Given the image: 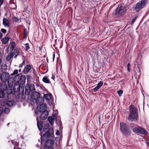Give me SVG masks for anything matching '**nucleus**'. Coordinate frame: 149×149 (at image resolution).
<instances>
[{
	"mask_svg": "<svg viewBox=\"0 0 149 149\" xmlns=\"http://www.w3.org/2000/svg\"><path fill=\"white\" fill-rule=\"evenodd\" d=\"M26 79V77L24 75H22L21 74H19L16 75L14 78V80L18 82L20 85H23L25 82Z\"/></svg>",
	"mask_w": 149,
	"mask_h": 149,
	"instance_id": "nucleus-6",
	"label": "nucleus"
},
{
	"mask_svg": "<svg viewBox=\"0 0 149 149\" xmlns=\"http://www.w3.org/2000/svg\"><path fill=\"white\" fill-rule=\"evenodd\" d=\"M137 111V109L134 106L131 105L130 106V114H133L134 119H135V118L136 117V116L137 115L136 112Z\"/></svg>",
	"mask_w": 149,
	"mask_h": 149,
	"instance_id": "nucleus-10",
	"label": "nucleus"
},
{
	"mask_svg": "<svg viewBox=\"0 0 149 149\" xmlns=\"http://www.w3.org/2000/svg\"><path fill=\"white\" fill-rule=\"evenodd\" d=\"M43 100L41 99V101L38 102L36 101V104L38 105L37 107V110L40 112L47 111H46V106L45 104H43Z\"/></svg>",
	"mask_w": 149,
	"mask_h": 149,
	"instance_id": "nucleus-3",
	"label": "nucleus"
},
{
	"mask_svg": "<svg viewBox=\"0 0 149 149\" xmlns=\"http://www.w3.org/2000/svg\"><path fill=\"white\" fill-rule=\"evenodd\" d=\"M147 0H142L138 2L136 5L134 10L137 12H139L146 4Z\"/></svg>",
	"mask_w": 149,
	"mask_h": 149,
	"instance_id": "nucleus-5",
	"label": "nucleus"
},
{
	"mask_svg": "<svg viewBox=\"0 0 149 149\" xmlns=\"http://www.w3.org/2000/svg\"><path fill=\"white\" fill-rule=\"evenodd\" d=\"M38 141L39 142H40V140L38 139Z\"/></svg>",
	"mask_w": 149,
	"mask_h": 149,
	"instance_id": "nucleus-55",
	"label": "nucleus"
},
{
	"mask_svg": "<svg viewBox=\"0 0 149 149\" xmlns=\"http://www.w3.org/2000/svg\"><path fill=\"white\" fill-rule=\"evenodd\" d=\"M24 38H26L27 36V31L26 29L24 30Z\"/></svg>",
	"mask_w": 149,
	"mask_h": 149,
	"instance_id": "nucleus-35",
	"label": "nucleus"
},
{
	"mask_svg": "<svg viewBox=\"0 0 149 149\" xmlns=\"http://www.w3.org/2000/svg\"><path fill=\"white\" fill-rule=\"evenodd\" d=\"M9 37L4 38L2 39L1 41L3 44H6L9 41Z\"/></svg>",
	"mask_w": 149,
	"mask_h": 149,
	"instance_id": "nucleus-24",
	"label": "nucleus"
},
{
	"mask_svg": "<svg viewBox=\"0 0 149 149\" xmlns=\"http://www.w3.org/2000/svg\"><path fill=\"white\" fill-rule=\"evenodd\" d=\"M127 70L129 72H130V63H128L127 64Z\"/></svg>",
	"mask_w": 149,
	"mask_h": 149,
	"instance_id": "nucleus-43",
	"label": "nucleus"
},
{
	"mask_svg": "<svg viewBox=\"0 0 149 149\" xmlns=\"http://www.w3.org/2000/svg\"><path fill=\"white\" fill-rule=\"evenodd\" d=\"M25 64V62L24 61H23V62L20 65L19 67H22Z\"/></svg>",
	"mask_w": 149,
	"mask_h": 149,
	"instance_id": "nucleus-42",
	"label": "nucleus"
},
{
	"mask_svg": "<svg viewBox=\"0 0 149 149\" xmlns=\"http://www.w3.org/2000/svg\"><path fill=\"white\" fill-rule=\"evenodd\" d=\"M3 24L5 26L9 27V23L8 20L6 18H4L3 20Z\"/></svg>",
	"mask_w": 149,
	"mask_h": 149,
	"instance_id": "nucleus-21",
	"label": "nucleus"
},
{
	"mask_svg": "<svg viewBox=\"0 0 149 149\" xmlns=\"http://www.w3.org/2000/svg\"><path fill=\"white\" fill-rule=\"evenodd\" d=\"M123 91L122 90H119L118 91V93L119 96H120L123 93Z\"/></svg>",
	"mask_w": 149,
	"mask_h": 149,
	"instance_id": "nucleus-37",
	"label": "nucleus"
},
{
	"mask_svg": "<svg viewBox=\"0 0 149 149\" xmlns=\"http://www.w3.org/2000/svg\"><path fill=\"white\" fill-rule=\"evenodd\" d=\"M1 31L3 33H6L7 31L6 29H1Z\"/></svg>",
	"mask_w": 149,
	"mask_h": 149,
	"instance_id": "nucleus-39",
	"label": "nucleus"
},
{
	"mask_svg": "<svg viewBox=\"0 0 149 149\" xmlns=\"http://www.w3.org/2000/svg\"><path fill=\"white\" fill-rule=\"evenodd\" d=\"M5 95V93L2 90L0 91V97L3 98L4 97Z\"/></svg>",
	"mask_w": 149,
	"mask_h": 149,
	"instance_id": "nucleus-29",
	"label": "nucleus"
},
{
	"mask_svg": "<svg viewBox=\"0 0 149 149\" xmlns=\"http://www.w3.org/2000/svg\"><path fill=\"white\" fill-rule=\"evenodd\" d=\"M103 82L102 81H100L97 84V86L93 89V91L94 92L97 91L103 85Z\"/></svg>",
	"mask_w": 149,
	"mask_h": 149,
	"instance_id": "nucleus-17",
	"label": "nucleus"
},
{
	"mask_svg": "<svg viewBox=\"0 0 149 149\" xmlns=\"http://www.w3.org/2000/svg\"><path fill=\"white\" fill-rule=\"evenodd\" d=\"M15 46V43L13 41L10 43V48L12 50L14 49Z\"/></svg>",
	"mask_w": 149,
	"mask_h": 149,
	"instance_id": "nucleus-27",
	"label": "nucleus"
},
{
	"mask_svg": "<svg viewBox=\"0 0 149 149\" xmlns=\"http://www.w3.org/2000/svg\"><path fill=\"white\" fill-rule=\"evenodd\" d=\"M120 131L123 134L127 135L131 134V132L128 129L127 124L123 122L120 123Z\"/></svg>",
	"mask_w": 149,
	"mask_h": 149,
	"instance_id": "nucleus-4",
	"label": "nucleus"
},
{
	"mask_svg": "<svg viewBox=\"0 0 149 149\" xmlns=\"http://www.w3.org/2000/svg\"><path fill=\"white\" fill-rule=\"evenodd\" d=\"M13 81H8V85L10 87H11L13 86Z\"/></svg>",
	"mask_w": 149,
	"mask_h": 149,
	"instance_id": "nucleus-30",
	"label": "nucleus"
},
{
	"mask_svg": "<svg viewBox=\"0 0 149 149\" xmlns=\"http://www.w3.org/2000/svg\"><path fill=\"white\" fill-rule=\"evenodd\" d=\"M3 0H0V5L3 4Z\"/></svg>",
	"mask_w": 149,
	"mask_h": 149,
	"instance_id": "nucleus-47",
	"label": "nucleus"
},
{
	"mask_svg": "<svg viewBox=\"0 0 149 149\" xmlns=\"http://www.w3.org/2000/svg\"><path fill=\"white\" fill-rule=\"evenodd\" d=\"M31 69V66L30 65H28L25 67L23 71L24 73L26 74Z\"/></svg>",
	"mask_w": 149,
	"mask_h": 149,
	"instance_id": "nucleus-20",
	"label": "nucleus"
},
{
	"mask_svg": "<svg viewBox=\"0 0 149 149\" xmlns=\"http://www.w3.org/2000/svg\"><path fill=\"white\" fill-rule=\"evenodd\" d=\"M42 81L46 83L49 84L50 83L49 79L47 76H45L43 78Z\"/></svg>",
	"mask_w": 149,
	"mask_h": 149,
	"instance_id": "nucleus-23",
	"label": "nucleus"
},
{
	"mask_svg": "<svg viewBox=\"0 0 149 149\" xmlns=\"http://www.w3.org/2000/svg\"><path fill=\"white\" fill-rule=\"evenodd\" d=\"M137 18V16L136 15L135 16V17L134 18H133V19H132V24H133L135 22V21L136 19Z\"/></svg>",
	"mask_w": 149,
	"mask_h": 149,
	"instance_id": "nucleus-36",
	"label": "nucleus"
},
{
	"mask_svg": "<svg viewBox=\"0 0 149 149\" xmlns=\"http://www.w3.org/2000/svg\"><path fill=\"white\" fill-rule=\"evenodd\" d=\"M2 113V111L0 110V116L1 115Z\"/></svg>",
	"mask_w": 149,
	"mask_h": 149,
	"instance_id": "nucleus-50",
	"label": "nucleus"
},
{
	"mask_svg": "<svg viewBox=\"0 0 149 149\" xmlns=\"http://www.w3.org/2000/svg\"><path fill=\"white\" fill-rule=\"evenodd\" d=\"M9 124H10V123H8L7 124V125H9Z\"/></svg>",
	"mask_w": 149,
	"mask_h": 149,
	"instance_id": "nucleus-54",
	"label": "nucleus"
},
{
	"mask_svg": "<svg viewBox=\"0 0 149 149\" xmlns=\"http://www.w3.org/2000/svg\"><path fill=\"white\" fill-rule=\"evenodd\" d=\"M2 34L1 32H0V38H2Z\"/></svg>",
	"mask_w": 149,
	"mask_h": 149,
	"instance_id": "nucleus-48",
	"label": "nucleus"
},
{
	"mask_svg": "<svg viewBox=\"0 0 149 149\" xmlns=\"http://www.w3.org/2000/svg\"><path fill=\"white\" fill-rule=\"evenodd\" d=\"M134 116L133 115V114H129L128 117V119L130 121H135L137 120L138 115H137V116H136V118H135V119H134V117H133Z\"/></svg>",
	"mask_w": 149,
	"mask_h": 149,
	"instance_id": "nucleus-19",
	"label": "nucleus"
},
{
	"mask_svg": "<svg viewBox=\"0 0 149 149\" xmlns=\"http://www.w3.org/2000/svg\"><path fill=\"white\" fill-rule=\"evenodd\" d=\"M56 134L57 135H58L59 134V130H57L56 133Z\"/></svg>",
	"mask_w": 149,
	"mask_h": 149,
	"instance_id": "nucleus-46",
	"label": "nucleus"
},
{
	"mask_svg": "<svg viewBox=\"0 0 149 149\" xmlns=\"http://www.w3.org/2000/svg\"><path fill=\"white\" fill-rule=\"evenodd\" d=\"M147 143L148 146L149 147V142H147Z\"/></svg>",
	"mask_w": 149,
	"mask_h": 149,
	"instance_id": "nucleus-51",
	"label": "nucleus"
},
{
	"mask_svg": "<svg viewBox=\"0 0 149 149\" xmlns=\"http://www.w3.org/2000/svg\"><path fill=\"white\" fill-rule=\"evenodd\" d=\"M18 73V70H15L14 71L13 73L11 74V75H14L15 74H17Z\"/></svg>",
	"mask_w": 149,
	"mask_h": 149,
	"instance_id": "nucleus-33",
	"label": "nucleus"
},
{
	"mask_svg": "<svg viewBox=\"0 0 149 149\" xmlns=\"http://www.w3.org/2000/svg\"><path fill=\"white\" fill-rule=\"evenodd\" d=\"M52 97V95L51 94H45L43 95V97L48 102L49 104H50L49 101L50 100Z\"/></svg>",
	"mask_w": 149,
	"mask_h": 149,
	"instance_id": "nucleus-15",
	"label": "nucleus"
},
{
	"mask_svg": "<svg viewBox=\"0 0 149 149\" xmlns=\"http://www.w3.org/2000/svg\"><path fill=\"white\" fill-rule=\"evenodd\" d=\"M4 112L6 114H8L10 112V109L7 108H5L4 110Z\"/></svg>",
	"mask_w": 149,
	"mask_h": 149,
	"instance_id": "nucleus-31",
	"label": "nucleus"
},
{
	"mask_svg": "<svg viewBox=\"0 0 149 149\" xmlns=\"http://www.w3.org/2000/svg\"><path fill=\"white\" fill-rule=\"evenodd\" d=\"M40 93L37 92H33L31 96V98L32 100H35L36 103V101L40 102L41 101V98L40 97Z\"/></svg>",
	"mask_w": 149,
	"mask_h": 149,
	"instance_id": "nucleus-7",
	"label": "nucleus"
},
{
	"mask_svg": "<svg viewBox=\"0 0 149 149\" xmlns=\"http://www.w3.org/2000/svg\"><path fill=\"white\" fill-rule=\"evenodd\" d=\"M11 59V58L10 57V56L9 55L6 56V60L7 61H9Z\"/></svg>",
	"mask_w": 149,
	"mask_h": 149,
	"instance_id": "nucleus-38",
	"label": "nucleus"
},
{
	"mask_svg": "<svg viewBox=\"0 0 149 149\" xmlns=\"http://www.w3.org/2000/svg\"><path fill=\"white\" fill-rule=\"evenodd\" d=\"M40 116V119L42 120H45L48 117L49 113L48 111L41 112Z\"/></svg>",
	"mask_w": 149,
	"mask_h": 149,
	"instance_id": "nucleus-13",
	"label": "nucleus"
},
{
	"mask_svg": "<svg viewBox=\"0 0 149 149\" xmlns=\"http://www.w3.org/2000/svg\"><path fill=\"white\" fill-rule=\"evenodd\" d=\"M56 118L55 116L53 115L51 116H49L48 118V120L49 123L53 125L54 123V121Z\"/></svg>",
	"mask_w": 149,
	"mask_h": 149,
	"instance_id": "nucleus-18",
	"label": "nucleus"
},
{
	"mask_svg": "<svg viewBox=\"0 0 149 149\" xmlns=\"http://www.w3.org/2000/svg\"><path fill=\"white\" fill-rule=\"evenodd\" d=\"M8 75L7 72H3L1 74V80L3 82H5L8 80Z\"/></svg>",
	"mask_w": 149,
	"mask_h": 149,
	"instance_id": "nucleus-12",
	"label": "nucleus"
},
{
	"mask_svg": "<svg viewBox=\"0 0 149 149\" xmlns=\"http://www.w3.org/2000/svg\"><path fill=\"white\" fill-rule=\"evenodd\" d=\"M57 3H58V5H59L60 6H62V4H61V1H59V0H58Z\"/></svg>",
	"mask_w": 149,
	"mask_h": 149,
	"instance_id": "nucleus-40",
	"label": "nucleus"
},
{
	"mask_svg": "<svg viewBox=\"0 0 149 149\" xmlns=\"http://www.w3.org/2000/svg\"><path fill=\"white\" fill-rule=\"evenodd\" d=\"M13 21L16 22H17L19 20L18 18H17L16 17H13Z\"/></svg>",
	"mask_w": 149,
	"mask_h": 149,
	"instance_id": "nucleus-34",
	"label": "nucleus"
},
{
	"mask_svg": "<svg viewBox=\"0 0 149 149\" xmlns=\"http://www.w3.org/2000/svg\"><path fill=\"white\" fill-rule=\"evenodd\" d=\"M1 74L0 72V79H1Z\"/></svg>",
	"mask_w": 149,
	"mask_h": 149,
	"instance_id": "nucleus-53",
	"label": "nucleus"
},
{
	"mask_svg": "<svg viewBox=\"0 0 149 149\" xmlns=\"http://www.w3.org/2000/svg\"><path fill=\"white\" fill-rule=\"evenodd\" d=\"M52 79H53V80H54V79H55V77L54 76V75H53L52 76Z\"/></svg>",
	"mask_w": 149,
	"mask_h": 149,
	"instance_id": "nucleus-49",
	"label": "nucleus"
},
{
	"mask_svg": "<svg viewBox=\"0 0 149 149\" xmlns=\"http://www.w3.org/2000/svg\"><path fill=\"white\" fill-rule=\"evenodd\" d=\"M19 51V49L18 48H16L14 50V54L15 55L14 58H16L18 55Z\"/></svg>",
	"mask_w": 149,
	"mask_h": 149,
	"instance_id": "nucleus-26",
	"label": "nucleus"
},
{
	"mask_svg": "<svg viewBox=\"0 0 149 149\" xmlns=\"http://www.w3.org/2000/svg\"><path fill=\"white\" fill-rule=\"evenodd\" d=\"M19 72H21V69H19Z\"/></svg>",
	"mask_w": 149,
	"mask_h": 149,
	"instance_id": "nucleus-52",
	"label": "nucleus"
},
{
	"mask_svg": "<svg viewBox=\"0 0 149 149\" xmlns=\"http://www.w3.org/2000/svg\"><path fill=\"white\" fill-rule=\"evenodd\" d=\"M24 45L25 47V50H27L30 48L29 45L28 43H26Z\"/></svg>",
	"mask_w": 149,
	"mask_h": 149,
	"instance_id": "nucleus-32",
	"label": "nucleus"
},
{
	"mask_svg": "<svg viewBox=\"0 0 149 149\" xmlns=\"http://www.w3.org/2000/svg\"><path fill=\"white\" fill-rule=\"evenodd\" d=\"M6 104L8 106L11 107L14 105L15 102L14 101H8L6 102Z\"/></svg>",
	"mask_w": 149,
	"mask_h": 149,
	"instance_id": "nucleus-25",
	"label": "nucleus"
},
{
	"mask_svg": "<svg viewBox=\"0 0 149 149\" xmlns=\"http://www.w3.org/2000/svg\"><path fill=\"white\" fill-rule=\"evenodd\" d=\"M54 143L53 141L51 139H49L46 141L45 143L44 147L45 148H51Z\"/></svg>",
	"mask_w": 149,
	"mask_h": 149,
	"instance_id": "nucleus-11",
	"label": "nucleus"
},
{
	"mask_svg": "<svg viewBox=\"0 0 149 149\" xmlns=\"http://www.w3.org/2000/svg\"><path fill=\"white\" fill-rule=\"evenodd\" d=\"M37 125L39 130L41 131L43 127V123L42 121L38 120L37 117L36 118Z\"/></svg>",
	"mask_w": 149,
	"mask_h": 149,
	"instance_id": "nucleus-16",
	"label": "nucleus"
},
{
	"mask_svg": "<svg viewBox=\"0 0 149 149\" xmlns=\"http://www.w3.org/2000/svg\"><path fill=\"white\" fill-rule=\"evenodd\" d=\"M133 132L135 133H137L140 134L146 135L147 134L146 131L144 128L141 127H137L134 128Z\"/></svg>",
	"mask_w": 149,
	"mask_h": 149,
	"instance_id": "nucleus-9",
	"label": "nucleus"
},
{
	"mask_svg": "<svg viewBox=\"0 0 149 149\" xmlns=\"http://www.w3.org/2000/svg\"><path fill=\"white\" fill-rule=\"evenodd\" d=\"M35 90V88L33 84L30 85L29 84H27L25 87V94L26 95H29L30 91H33Z\"/></svg>",
	"mask_w": 149,
	"mask_h": 149,
	"instance_id": "nucleus-8",
	"label": "nucleus"
},
{
	"mask_svg": "<svg viewBox=\"0 0 149 149\" xmlns=\"http://www.w3.org/2000/svg\"><path fill=\"white\" fill-rule=\"evenodd\" d=\"M126 10L123 4H120L117 7L115 13L117 17L121 16L124 15Z\"/></svg>",
	"mask_w": 149,
	"mask_h": 149,
	"instance_id": "nucleus-2",
	"label": "nucleus"
},
{
	"mask_svg": "<svg viewBox=\"0 0 149 149\" xmlns=\"http://www.w3.org/2000/svg\"><path fill=\"white\" fill-rule=\"evenodd\" d=\"M55 57V53H53V61H54V59Z\"/></svg>",
	"mask_w": 149,
	"mask_h": 149,
	"instance_id": "nucleus-45",
	"label": "nucleus"
},
{
	"mask_svg": "<svg viewBox=\"0 0 149 149\" xmlns=\"http://www.w3.org/2000/svg\"><path fill=\"white\" fill-rule=\"evenodd\" d=\"M8 94H10L11 93H12V90L11 89V90H8Z\"/></svg>",
	"mask_w": 149,
	"mask_h": 149,
	"instance_id": "nucleus-44",
	"label": "nucleus"
},
{
	"mask_svg": "<svg viewBox=\"0 0 149 149\" xmlns=\"http://www.w3.org/2000/svg\"><path fill=\"white\" fill-rule=\"evenodd\" d=\"M12 143L14 146L13 149H17V146L19 145V143L18 142L14 140H13L11 141Z\"/></svg>",
	"mask_w": 149,
	"mask_h": 149,
	"instance_id": "nucleus-22",
	"label": "nucleus"
},
{
	"mask_svg": "<svg viewBox=\"0 0 149 149\" xmlns=\"http://www.w3.org/2000/svg\"><path fill=\"white\" fill-rule=\"evenodd\" d=\"M14 54L13 52H12L10 53V54L9 55V56L10 57L12 58L14 56Z\"/></svg>",
	"mask_w": 149,
	"mask_h": 149,
	"instance_id": "nucleus-41",
	"label": "nucleus"
},
{
	"mask_svg": "<svg viewBox=\"0 0 149 149\" xmlns=\"http://www.w3.org/2000/svg\"><path fill=\"white\" fill-rule=\"evenodd\" d=\"M19 82L16 81L15 83L14 87L13 90L15 92H17L19 91L20 89V85Z\"/></svg>",
	"mask_w": 149,
	"mask_h": 149,
	"instance_id": "nucleus-14",
	"label": "nucleus"
},
{
	"mask_svg": "<svg viewBox=\"0 0 149 149\" xmlns=\"http://www.w3.org/2000/svg\"><path fill=\"white\" fill-rule=\"evenodd\" d=\"M6 68L7 65L3 63L1 65V70H6Z\"/></svg>",
	"mask_w": 149,
	"mask_h": 149,
	"instance_id": "nucleus-28",
	"label": "nucleus"
},
{
	"mask_svg": "<svg viewBox=\"0 0 149 149\" xmlns=\"http://www.w3.org/2000/svg\"><path fill=\"white\" fill-rule=\"evenodd\" d=\"M43 130L45 133L42 136H41V144L50 136H53L54 134L53 129L50 128V126L48 123L44 125Z\"/></svg>",
	"mask_w": 149,
	"mask_h": 149,
	"instance_id": "nucleus-1",
	"label": "nucleus"
}]
</instances>
